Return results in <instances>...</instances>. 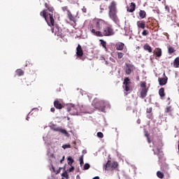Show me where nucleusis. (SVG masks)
Returning a JSON list of instances; mask_svg holds the SVG:
<instances>
[{
	"instance_id": "1",
	"label": "nucleus",
	"mask_w": 179,
	"mask_h": 179,
	"mask_svg": "<svg viewBox=\"0 0 179 179\" xmlns=\"http://www.w3.org/2000/svg\"><path fill=\"white\" fill-rule=\"evenodd\" d=\"M89 30L96 37H110L115 34L113 26L102 19L94 20V24L89 25Z\"/></svg>"
},
{
	"instance_id": "2",
	"label": "nucleus",
	"mask_w": 179,
	"mask_h": 179,
	"mask_svg": "<svg viewBox=\"0 0 179 179\" xmlns=\"http://www.w3.org/2000/svg\"><path fill=\"white\" fill-rule=\"evenodd\" d=\"M108 15L110 19L117 23L118 16L117 15V2L113 1L108 6Z\"/></svg>"
},
{
	"instance_id": "3",
	"label": "nucleus",
	"mask_w": 179,
	"mask_h": 179,
	"mask_svg": "<svg viewBox=\"0 0 179 179\" xmlns=\"http://www.w3.org/2000/svg\"><path fill=\"white\" fill-rule=\"evenodd\" d=\"M40 15L45 18L48 26L50 27H54V26H55V20L54 19V15L52 14L47 13L46 10H43L40 13Z\"/></svg>"
},
{
	"instance_id": "4",
	"label": "nucleus",
	"mask_w": 179,
	"mask_h": 179,
	"mask_svg": "<svg viewBox=\"0 0 179 179\" xmlns=\"http://www.w3.org/2000/svg\"><path fill=\"white\" fill-rule=\"evenodd\" d=\"M92 105L94 106V108L96 110H100V111L104 112L106 110V107H107V102L104 101H98L94 99Z\"/></svg>"
},
{
	"instance_id": "5",
	"label": "nucleus",
	"mask_w": 179,
	"mask_h": 179,
	"mask_svg": "<svg viewBox=\"0 0 179 179\" xmlns=\"http://www.w3.org/2000/svg\"><path fill=\"white\" fill-rule=\"evenodd\" d=\"M104 169L107 171H114V170H118V162L108 160L104 166Z\"/></svg>"
},
{
	"instance_id": "6",
	"label": "nucleus",
	"mask_w": 179,
	"mask_h": 179,
	"mask_svg": "<svg viewBox=\"0 0 179 179\" xmlns=\"http://www.w3.org/2000/svg\"><path fill=\"white\" fill-rule=\"evenodd\" d=\"M123 89L124 90V95L128 96L131 93V80L129 78H126L123 82Z\"/></svg>"
},
{
	"instance_id": "7",
	"label": "nucleus",
	"mask_w": 179,
	"mask_h": 179,
	"mask_svg": "<svg viewBox=\"0 0 179 179\" xmlns=\"http://www.w3.org/2000/svg\"><path fill=\"white\" fill-rule=\"evenodd\" d=\"M124 71L126 75H131V73H132V72L135 71V66H134V64L126 63L124 66Z\"/></svg>"
},
{
	"instance_id": "8",
	"label": "nucleus",
	"mask_w": 179,
	"mask_h": 179,
	"mask_svg": "<svg viewBox=\"0 0 179 179\" xmlns=\"http://www.w3.org/2000/svg\"><path fill=\"white\" fill-rule=\"evenodd\" d=\"M76 56L78 58H82V57H83V49H82L80 44H78L76 48Z\"/></svg>"
},
{
	"instance_id": "9",
	"label": "nucleus",
	"mask_w": 179,
	"mask_h": 179,
	"mask_svg": "<svg viewBox=\"0 0 179 179\" xmlns=\"http://www.w3.org/2000/svg\"><path fill=\"white\" fill-rule=\"evenodd\" d=\"M124 47H125V44L122 42H117L115 44L117 51H122V50H124Z\"/></svg>"
},
{
	"instance_id": "10",
	"label": "nucleus",
	"mask_w": 179,
	"mask_h": 179,
	"mask_svg": "<svg viewBox=\"0 0 179 179\" xmlns=\"http://www.w3.org/2000/svg\"><path fill=\"white\" fill-rule=\"evenodd\" d=\"M45 7L46 8V11L48 10V12H50V13H53L55 12V9L54 8L53 6H52L51 4L50 3H45Z\"/></svg>"
},
{
	"instance_id": "11",
	"label": "nucleus",
	"mask_w": 179,
	"mask_h": 179,
	"mask_svg": "<svg viewBox=\"0 0 179 179\" xmlns=\"http://www.w3.org/2000/svg\"><path fill=\"white\" fill-rule=\"evenodd\" d=\"M168 78L165 76L164 78H159L158 82L160 85V86H164L167 83Z\"/></svg>"
},
{
	"instance_id": "12",
	"label": "nucleus",
	"mask_w": 179,
	"mask_h": 179,
	"mask_svg": "<svg viewBox=\"0 0 179 179\" xmlns=\"http://www.w3.org/2000/svg\"><path fill=\"white\" fill-rule=\"evenodd\" d=\"M54 106L57 110H61L62 108H64V105L61 103L59 100H55L54 101Z\"/></svg>"
},
{
	"instance_id": "13",
	"label": "nucleus",
	"mask_w": 179,
	"mask_h": 179,
	"mask_svg": "<svg viewBox=\"0 0 179 179\" xmlns=\"http://www.w3.org/2000/svg\"><path fill=\"white\" fill-rule=\"evenodd\" d=\"M148 90H149V89H148V88H142L141 93H140L141 99H145V97H146V96H148Z\"/></svg>"
},
{
	"instance_id": "14",
	"label": "nucleus",
	"mask_w": 179,
	"mask_h": 179,
	"mask_svg": "<svg viewBox=\"0 0 179 179\" xmlns=\"http://www.w3.org/2000/svg\"><path fill=\"white\" fill-rule=\"evenodd\" d=\"M135 9H136V4L135 3H131L129 7L127 8V12L132 13L135 12Z\"/></svg>"
},
{
	"instance_id": "15",
	"label": "nucleus",
	"mask_w": 179,
	"mask_h": 179,
	"mask_svg": "<svg viewBox=\"0 0 179 179\" xmlns=\"http://www.w3.org/2000/svg\"><path fill=\"white\" fill-rule=\"evenodd\" d=\"M67 17L69 19L71 22H73V23H76V18H75V16H73V15H72V13H71V10H68Z\"/></svg>"
},
{
	"instance_id": "16",
	"label": "nucleus",
	"mask_w": 179,
	"mask_h": 179,
	"mask_svg": "<svg viewBox=\"0 0 179 179\" xmlns=\"http://www.w3.org/2000/svg\"><path fill=\"white\" fill-rule=\"evenodd\" d=\"M137 27H138V29H145V27H146V22L143 20L138 21Z\"/></svg>"
},
{
	"instance_id": "17",
	"label": "nucleus",
	"mask_w": 179,
	"mask_h": 179,
	"mask_svg": "<svg viewBox=\"0 0 179 179\" xmlns=\"http://www.w3.org/2000/svg\"><path fill=\"white\" fill-rule=\"evenodd\" d=\"M168 53L169 55H171V54H174L176 52V48L170 45H168Z\"/></svg>"
},
{
	"instance_id": "18",
	"label": "nucleus",
	"mask_w": 179,
	"mask_h": 179,
	"mask_svg": "<svg viewBox=\"0 0 179 179\" xmlns=\"http://www.w3.org/2000/svg\"><path fill=\"white\" fill-rule=\"evenodd\" d=\"M154 54L156 57L160 58V57H162V50L159 48H156Z\"/></svg>"
},
{
	"instance_id": "19",
	"label": "nucleus",
	"mask_w": 179,
	"mask_h": 179,
	"mask_svg": "<svg viewBox=\"0 0 179 179\" xmlns=\"http://www.w3.org/2000/svg\"><path fill=\"white\" fill-rule=\"evenodd\" d=\"M171 65H173V68H179V57L174 59Z\"/></svg>"
},
{
	"instance_id": "20",
	"label": "nucleus",
	"mask_w": 179,
	"mask_h": 179,
	"mask_svg": "<svg viewBox=\"0 0 179 179\" xmlns=\"http://www.w3.org/2000/svg\"><path fill=\"white\" fill-rule=\"evenodd\" d=\"M143 49H144L145 51H148V52H152V47H151L150 45L148 44V43H145V44L144 45Z\"/></svg>"
},
{
	"instance_id": "21",
	"label": "nucleus",
	"mask_w": 179,
	"mask_h": 179,
	"mask_svg": "<svg viewBox=\"0 0 179 179\" xmlns=\"http://www.w3.org/2000/svg\"><path fill=\"white\" fill-rule=\"evenodd\" d=\"M138 15L141 19H145V17H146V11L141 10L138 13Z\"/></svg>"
},
{
	"instance_id": "22",
	"label": "nucleus",
	"mask_w": 179,
	"mask_h": 179,
	"mask_svg": "<svg viewBox=\"0 0 179 179\" xmlns=\"http://www.w3.org/2000/svg\"><path fill=\"white\" fill-rule=\"evenodd\" d=\"M15 73L17 76H23V75H24V71L21 69H18L15 71Z\"/></svg>"
},
{
	"instance_id": "23",
	"label": "nucleus",
	"mask_w": 179,
	"mask_h": 179,
	"mask_svg": "<svg viewBox=\"0 0 179 179\" xmlns=\"http://www.w3.org/2000/svg\"><path fill=\"white\" fill-rule=\"evenodd\" d=\"M99 41L101 43V45H102V47L104 48V50H106V51H107V42H106L103 39H100Z\"/></svg>"
},
{
	"instance_id": "24",
	"label": "nucleus",
	"mask_w": 179,
	"mask_h": 179,
	"mask_svg": "<svg viewBox=\"0 0 179 179\" xmlns=\"http://www.w3.org/2000/svg\"><path fill=\"white\" fill-rule=\"evenodd\" d=\"M157 177H158V178L163 179V178H164V173H163L160 171H158L157 172Z\"/></svg>"
},
{
	"instance_id": "25",
	"label": "nucleus",
	"mask_w": 179,
	"mask_h": 179,
	"mask_svg": "<svg viewBox=\"0 0 179 179\" xmlns=\"http://www.w3.org/2000/svg\"><path fill=\"white\" fill-rule=\"evenodd\" d=\"M159 94L160 97H164V96H166V94L164 93V89L163 87L159 89Z\"/></svg>"
},
{
	"instance_id": "26",
	"label": "nucleus",
	"mask_w": 179,
	"mask_h": 179,
	"mask_svg": "<svg viewBox=\"0 0 179 179\" xmlns=\"http://www.w3.org/2000/svg\"><path fill=\"white\" fill-rule=\"evenodd\" d=\"M171 111H173V108L171 107V106H167L165 109V113L166 114L171 113Z\"/></svg>"
},
{
	"instance_id": "27",
	"label": "nucleus",
	"mask_w": 179,
	"mask_h": 179,
	"mask_svg": "<svg viewBox=\"0 0 179 179\" xmlns=\"http://www.w3.org/2000/svg\"><path fill=\"white\" fill-rule=\"evenodd\" d=\"M161 170L162 171H167V170H169V165L167 164H164L161 166Z\"/></svg>"
},
{
	"instance_id": "28",
	"label": "nucleus",
	"mask_w": 179,
	"mask_h": 179,
	"mask_svg": "<svg viewBox=\"0 0 179 179\" xmlns=\"http://www.w3.org/2000/svg\"><path fill=\"white\" fill-rule=\"evenodd\" d=\"M62 177H64L66 179H69V174H68V171H65L63 173H62Z\"/></svg>"
},
{
	"instance_id": "29",
	"label": "nucleus",
	"mask_w": 179,
	"mask_h": 179,
	"mask_svg": "<svg viewBox=\"0 0 179 179\" xmlns=\"http://www.w3.org/2000/svg\"><path fill=\"white\" fill-rule=\"evenodd\" d=\"M22 85L23 86L26 87V86H30V85H31L29 80L24 79L23 81H22Z\"/></svg>"
},
{
	"instance_id": "30",
	"label": "nucleus",
	"mask_w": 179,
	"mask_h": 179,
	"mask_svg": "<svg viewBox=\"0 0 179 179\" xmlns=\"http://www.w3.org/2000/svg\"><path fill=\"white\" fill-rule=\"evenodd\" d=\"M67 160H68V164L69 166H72V164H73V159H72V157H69Z\"/></svg>"
},
{
	"instance_id": "31",
	"label": "nucleus",
	"mask_w": 179,
	"mask_h": 179,
	"mask_svg": "<svg viewBox=\"0 0 179 179\" xmlns=\"http://www.w3.org/2000/svg\"><path fill=\"white\" fill-rule=\"evenodd\" d=\"M57 131H59L61 132L62 134H64V135H68V131H66V129H57Z\"/></svg>"
},
{
	"instance_id": "32",
	"label": "nucleus",
	"mask_w": 179,
	"mask_h": 179,
	"mask_svg": "<svg viewBox=\"0 0 179 179\" xmlns=\"http://www.w3.org/2000/svg\"><path fill=\"white\" fill-rule=\"evenodd\" d=\"M84 155H82L80 157V159H79V160H80V166H83V164H84V162H83V157H84Z\"/></svg>"
},
{
	"instance_id": "33",
	"label": "nucleus",
	"mask_w": 179,
	"mask_h": 179,
	"mask_svg": "<svg viewBox=\"0 0 179 179\" xmlns=\"http://www.w3.org/2000/svg\"><path fill=\"white\" fill-rule=\"evenodd\" d=\"M96 136H98V138H104V134H103L102 132L99 131L96 134Z\"/></svg>"
},
{
	"instance_id": "34",
	"label": "nucleus",
	"mask_w": 179,
	"mask_h": 179,
	"mask_svg": "<svg viewBox=\"0 0 179 179\" xmlns=\"http://www.w3.org/2000/svg\"><path fill=\"white\" fill-rule=\"evenodd\" d=\"M122 57H124V53H122L121 52H117V58H118V59H121V58H122Z\"/></svg>"
},
{
	"instance_id": "35",
	"label": "nucleus",
	"mask_w": 179,
	"mask_h": 179,
	"mask_svg": "<svg viewBox=\"0 0 179 179\" xmlns=\"http://www.w3.org/2000/svg\"><path fill=\"white\" fill-rule=\"evenodd\" d=\"M141 85V87H142V89H146V82H141L140 83Z\"/></svg>"
},
{
	"instance_id": "36",
	"label": "nucleus",
	"mask_w": 179,
	"mask_h": 179,
	"mask_svg": "<svg viewBox=\"0 0 179 179\" xmlns=\"http://www.w3.org/2000/svg\"><path fill=\"white\" fill-rule=\"evenodd\" d=\"M90 169V164H85L83 167V170H89Z\"/></svg>"
},
{
	"instance_id": "37",
	"label": "nucleus",
	"mask_w": 179,
	"mask_h": 179,
	"mask_svg": "<svg viewBox=\"0 0 179 179\" xmlns=\"http://www.w3.org/2000/svg\"><path fill=\"white\" fill-rule=\"evenodd\" d=\"M149 35V31L144 29L142 32V36H148Z\"/></svg>"
},
{
	"instance_id": "38",
	"label": "nucleus",
	"mask_w": 179,
	"mask_h": 179,
	"mask_svg": "<svg viewBox=\"0 0 179 179\" xmlns=\"http://www.w3.org/2000/svg\"><path fill=\"white\" fill-rule=\"evenodd\" d=\"M63 149H68L71 148V145L69 144H65L64 145H62Z\"/></svg>"
},
{
	"instance_id": "39",
	"label": "nucleus",
	"mask_w": 179,
	"mask_h": 179,
	"mask_svg": "<svg viewBox=\"0 0 179 179\" xmlns=\"http://www.w3.org/2000/svg\"><path fill=\"white\" fill-rule=\"evenodd\" d=\"M152 107H150V108H147V109H146V113H147L148 114H150V113H152Z\"/></svg>"
},
{
	"instance_id": "40",
	"label": "nucleus",
	"mask_w": 179,
	"mask_h": 179,
	"mask_svg": "<svg viewBox=\"0 0 179 179\" xmlns=\"http://www.w3.org/2000/svg\"><path fill=\"white\" fill-rule=\"evenodd\" d=\"M62 10H63V12H65V11H66L67 12V13H68V10H69V9H68V6H64V7H62Z\"/></svg>"
},
{
	"instance_id": "41",
	"label": "nucleus",
	"mask_w": 179,
	"mask_h": 179,
	"mask_svg": "<svg viewBox=\"0 0 179 179\" xmlns=\"http://www.w3.org/2000/svg\"><path fill=\"white\" fill-rule=\"evenodd\" d=\"M165 10H166V12H168V13H170V7L169 6H166Z\"/></svg>"
},
{
	"instance_id": "42",
	"label": "nucleus",
	"mask_w": 179,
	"mask_h": 179,
	"mask_svg": "<svg viewBox=\"0 0 179 179\" xmlns=\"http://www.w3.org/2000/svg\"><path fill=\"white\" fill-rule=\"evenodd\" d=\"M75 170V167L71 166L69 170V173H72V171H73Z\"/></svg>"
},
{
	"instance_id": "43",
	"label": "nucleus",
	"mask_w": 179,
	"mask_h": 179,
	"mask_svg": "<svg viewBox=\"0 0 179 179\" xmlns=\"http://www.w3.org/2000/svg\"><path fill=\"white\" fill-rule=\"evenodd\" d=\"M72 110H73V107H68V108H67V111H68L69 113H70V111H72Z\"/></svg>"
},
{
	"instance_id": "44",
	"label": "nucleus",
	"mask_w": 179,
	"mask_h": 179,
	"mask_svg": "<svg viewBox=\"0 0 179 179\" xmlns=\"http://www.w3.org/2000/svg\"><path fill=\"white\" fill-rule=\"evenodd\" d=\"M157 152H158V153H162V150L160 148H157ZM154 153H155V155H159L156 152H154Z\"/></svg>"
},
{
	"instance_id": "45",
	"label": "nucleus",
	"mask_w": 179,
	"mask_h": 179,
	"mask_svg": "<svg viewBox=\"0 0 179 179\" xmlns=\"http://www.w3.org/2000/svg\"><path fill=\"white\" fill-rule=\"evenodd\" d=\"M50 111L51 113H55V108H51Z\"/></svg>"
},
{
	"instance_id": "46",
	"label": "nucleus",
	"mask_w": 179,
	"mask_h": 179,
	"mask_svg": "<svg viewBox=\"0 0 179 179\" xmlns=\"http://www.w3.org/2000/svg\"><path fill=\"white\" fill-rule=\"evenodd\" d=\"M64 160H65V156H63L62 159L60 160L61 164H62V162H64Z\"/></svg>"
},
{
	"instance_id": "47",
	"label": "nucleus",
	"mask_w": 179,
	"mask_h": 179,
	"mask_svg": "<svg viewBox=\"0 0 179 179\" xmlns=\"http://www.w3.org/2000/svg\"><path fill=\"white\" fill-rule=\"evenodd\" d=\"M145 136H146L147 138H149V134H148V131L145 132Z\"/></svg>"
},
{
	"instance_id": "48",
	"label": "nucleus",
	"mask_w": 179,
	"mask_h": 179,
	"mask_svg": "<svg viewBox=\"0 0 179 179\" xmlns=\"http://www.w3.org/2000/svg\"><path fill=\"white\" fill-rule=\"evenodd\" d=\"M52 169L53 173H55V167H54V166L52 165Z\"/></svg>"
},
{
	"instance_id": "49",
	"label": "nucleus",
	"mask_w": 179,
	"mask_h": 179,
	"mask_svg": "<svg viewBox=\"0 0 179 179\" xmlns=\"http://www.w3.org/2000/svg\"><path fill=\"white\" fill-rule=\"evenodd\" d=\"M148 118H149L150 120L152 119V115H147Z\"/></svg>"
},
{
	"instance_id": "50",
	"label": "nucleus",
	"mask_w": 179,
	"mask_h": 179,
	"mask_svg": "<svg viewBox=\"0 0 179 179\" xmlns=\"http://www.w3.org/2000/svg\"><path fill=\"white\" fill-rule=\"evenodd\" d=\"M147 139H148V143H150V142H151V141H150V138L148 137V138H147Z\"/></svg>"
},
{
	"instance_id": "51",
	"label": "nucleus",
	"mask_w": 179,
	"mask_h": 179,
	"mask_svg": "<svg viewBox=\"0 0 179 179\" xmlns=\"http://www.w3.org/2000/svg\"><path fill=\"white\" fill-rule=\"evenodd\" d=\"M60 170H61V168H59V170H58V171H57V174H58V173H59Z\"/></svg>"
},
{
	"instance_id": "52",
	"label": "nucleus",
	"mask_w": 179,
	"mask_h": 179,
	"mask_svg": "<svg viewBox=\"0 0 179 179\" xmlns=\"http://www.w3.org/2000/svg\"><path fill=\"white\" fill-rule=\"evenodd\" d=\"M105 64H106V65H108V62L106 61Z\"/></svg>"
},
{
	"instance_id": "53",
	"label": "nucleus",
	"mask_w": 179,
	"mask_h": 179,
	"mask_svg": "<svg viewBox=\"0 0 179 179\" xmlns=\"http://www.w3.org/2000/svg\"><path fill=\"white\" fill-rule=\"evenodd\" d=\"M137 122H138V124H141V120H138L137 121Z\"/></svg>"
},
{
	"instance_id": "54",
	"label": "nucleus",
	"mask_w": 179,
	"mask_h": 179,
	"mask_svg": "<svg viewBox=\"0 0 179 179\" xmlns=\"http://www.w3.org/2000/svg\"><path fill=\"white\" fill-rule=\"evenodd\" d=\"M136 80H139V76L136 77Z\"/></svg>"
},
{
	"instance_id": "55",
	"label": "nucleus",
	"mask_w": 179,
	"mask_h": 179,
	"mask_svg": "<svg viewBox=\"0 0 179 179\" xmlns=\"http://www.w3.org/2000/svg\"><path fill=\"white\" fill-rule=\"evenodd\" d=\"M52 31L54 32V28H52Z\"/></svg>"
},
{
	"instance_id": "56",
	"label": "nucleus",
	"mask_w": 179,
	"mask_h": 179,
	"mask_svg": "<svg viewBox=\"0 0 179 179\" xmlns=\"http://www.w3.org/2000/svg\"><path fill=\"white\" fill-rule=\"evenodd\" d=\"M83 10V12H86V9H85V10Z\"/></svg>"
},
{
	"instance_id": "57",
	"label": "nucleus",
	"mask_w": 179,
	"mask_h": 179,
	"mask_svg": "<svg viewBox=\"0 0 179 179\" xmlns=\"http://www.w3.org/2000/svg\"><path fill=\"white\" fill-rule=\"evenodd\" d=\"M27 121H29V117H27Z\"/></svg>"
},
{
	"instance_id": "58",
	"label": "nucleus",
	"mask_w": 179,
	"mask_h": 179,
	"mask_svg": "<svg viewBox=\"0 0 179 179\" xmlns=\"http://www.w3.org/2000/svg\"><path fill=\"white\" fill-rule=\"evenodd\" d=\"M145 101H146V99H145Z\"/></svg>"
},
{
	"instance_id": "59",
	"label": "nucleus",
	"mask_w": 179,
	"mask_h": 179,
	"mask_svg": "<svg viewBox=\"0 0 179 179\" xmlns=\"http://www.w3.org/2000/svg\"><path fill=\"white\" fill-rule=\"evenodd\" d=\"M159 159H160V157H159Z\"/></svg>"
},
{
	"instance_id": "60",
	"label": "nucleus",
	"mask_w": 179,
	"mask_h": 179,
	"mask_svg": "<svg viewBox=\"0 0 179 179\" xmlns=\"http://www.w3.org/2000/svg\"><path fill=\"white\" fill-rule=\"evenodd\" d=\"M158 1H162V0H158Z\"/></svg>"
}]
</instances>
